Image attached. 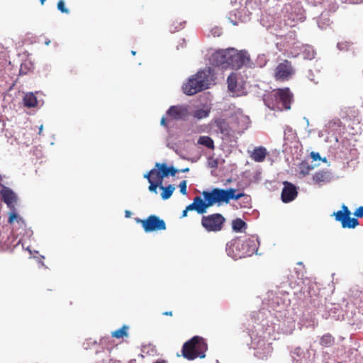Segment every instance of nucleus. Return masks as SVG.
<instances>
[{
    "instance_id": "nucleus-1",
    "label": "nucleus",
    "mask_w": 363,
    "mask_h": 363,
    "mask_svg": "<svg viewBox=\"0 0 363 363\" xmlns=\"http://www.w3.org/2000/svg\"><path fill=\"white\" fill-rule=\"evenodd\" d=\"M203 199L197 196L194 198L193 202L189 205V208L196 211L199 214H204L207 209L218 203H228L231 199L238 200L245 196L244 193L236 194V189L230 188L228 189H213L211 191H203L202 192Z\"/></svg>"
},
{
    "instance_id": "nucleus-2",
    "label": "nucleus",
    "mask_w": 363,
    "mask_h": 363,
    "mask_svg": "<svg viewBox=\"0 0 363 363\" xmlns=\"http://www.w3.org/2000/svg\"><path fill=\"white\" fill-rule=\"evenodd\" d=\"M213 81V74L211 68L199 70L191 76L182 86V90L186 95H194L209 87Z\"/></svg>"
},
{
    "instance_id": "nucleus-3",
    "label": "nucleus",
    "mask_w": 363,
    "mask_h": 363,
    "mask_svg": "<svg viewBox=\"0 0 363 363\" xmlns=\"http://www.w3.org/2000/svg\"><path fill=\"white\" fill-rule=\"evenodd\" d=\"M258 246V238L252 235L245 239L238 238L233 240L229 250L233 252V258L237 259L251 256L257 251Z\"/></svg>"
},
{
    "instance_id": "nucleus-4",
    "label": "nucleus",
    "mask_w": 363,
    "mask_h": 363,
    "mask_svg": "<svg viewBox=\"0 0 363 363\" xmlns=\"http://www.w3.org/2000/svg\"><path fill=\"white\" fill-rule=\"evenodd\" d=\"M208 345L204 338L200 336H194L184 343L182 348V355L187 360H194L196 358H204Z\"/></svg>"
},
{
    "instance_id": "nucleus-5",
    "label": "nucleus",
    "mask_w": 363,
    "mask_h": 363,
    "mask_svg": "<svg viewBox=\"0 0 363 363\" xmlns=\"http://www.w3.org/2000/svg\"><path fill=\"white\" fill-rule=\"evenodd\" d=\"M225 217L219 213H215L201 218V225L207 232H219L223 228Z\"/></svg>"
},
{
    "instance_id": "nucleus-6",
    "label": "nucleus",
    "mask_w": 363,
    "mask_h": 363,
    "mask_svg": "<svg viewBox=\"0 0 363 363\" xmlns=\"http://www.w3.org/2000/svg\"><path fill=\"white\" fill-rule=\"evenodd\" d=\"M8 223L11 225L12 232L16 237H24L28 233V229L24 219L17 211L9 213Z\"/></svg>"
},
{
    "instance_id": "nucleus-7",
    "label": "nucleus",
    "mask_w": 363,
    "mask_h": 363,
    "mask_svg": "<svg viewBox=\"0 0 363 363\" xmlns=\"http://www.w3.org/2000/svg\"><path fill=\"white\" fill-rule=\"evenodd\" d=\"M136 223H140L145 232L149 233L157 230H164L166 224L164 220L160 219L157 216L150 215L146 219L136 218Z\"/></svg>"
},
{
    "instance_id": "nucleus-8",
    "label": "nucleus",
    "mask_w": 363,
    "mask_h": 363,
    "mask_svg": "<svg viewBox=\"0 0 363 363\" xmlns=\"http://www.w3.org/2000/svg\"><path fill=\"white\" fill-rule=\"evenodd\" d=\"M333 216L337 221L340 222L343 228H354L359 225L357 218L350 217L351 212L345 204L342 206V210L335 212Z\"/></svg>"
},
{
    "instance_id": "nucleus-9",
    "label": "nucleus",
    "mask_w": 363,
    "mask_h": 363,
    "mask_svg": "<svg viewBox=\"0 0 363 363\" xmlns=\"http://www.w3.org/2000/svg\"><path fill=\"white\" fill-rule=\"evenodd\" d=\"M228 68L238 69L250 61V57L247 52H238L234 48L230 49Z\"/></svg>"
},
{
    "instance_id": "nucleus-10",
    "label": "nucleus",
    "mask_w": 363,
    "mask_h": 363,
    "mask_svg": "<svg viewBox=\"0 0 363 363\" xmlns=\"http://www.w3.org/2000/svg\"><path fill=\"white\" fill-rule=\"evenodd\" d=\"M294 74V69L291 62L285 60L283 62L279 64L274 72V78L278 81H286Z\"/></svg>"
},
{
    "instance_id": "nucleus-11",
    "label": "nucleus",
    "mask_w": 363,
    "mask_h": 363,
    "mask_svg": "<svg viewBox=\"0 0 363 363\" xmlns=\"http://www.w3.org/2000/svg\"><path fill=\"white\" fill-rule=\"evenodd\" d=\"M0 197L1 200L10 209V212L17 211L16 206L17 205L18 198L14 191L9 187L3 186L0 190Z\"/></svg>"
},
{
    "instance_id": "nucleus-12",
    "label": "nucleus",
    "mask_w": 363,
    "mask_h": 363,
    "mask_svg": "<svg viewBox=\"0 0 363 363\" xmlns=\"http://www.w3.org/2000/svg\"><path fill=\"white\" fill-rule=\"evenodd\" d=\"M229 55L230 49L218 50L211 55V62L213 65L221 66L222 68L227 69Z\"/></svg>"
},
{
    "instance_id": "nucleus-13",
    "label": "nucleus",
    "mask_w": 363,
    "mask_h": 363,
    "mask_svg": "<svg viewBox=\"0 0 363 363\" xmlns=\"http://www.w3.org/2000/svg\"><path fill=\"white\" fill-rule=\"evenodd\" d=\"M276 100L277 103L281 104L285 109H290L291 103L293 100V94L289 88L279 89L276 91Z\"/></svg>"
},
{
    "instance_id": "nucleus-14",
    "label": "nucleus",
    "mask_w": 363,
    "mask_h": 363,
    "mask_svg": "<svg viewBox=\"0 0 363 363\" xmlns=\"http://www.w3.org/2000/svg\"><path fill=\"white\" fill-rule=\"evenodd\" d=\"M283 184L284 188L281 195L282 201L289 203L294 201L298 195L296 186L289 182H284Z\"/></svg>"
},
{
    "instance_id": "nucleus-15",
    "label": "nucleus",
    "mask_w": 363,
    "mask_h": 363,
    "mask_svg": "<svg viewBox=\"0 0 363 363\" xmlns=\"http://www.w3.org/2000/svg\"><path fill=\"white\" fill-rule=\"evenodd\" d=\"M188 108L186 106H172L167 111V114L173 120H182L188 116Z\"/></svg>"
},
{
    "instance_id": "nucleus-16",
    "label": "nucleus",
    "mask_w": 363,
    "mask_h": 363,
    "mask_svg": "<svg viewBox=\"0 0 363 363\" xmlns=\"http://www.w3.org/2000/svg\"><path fill=\"white\" fill-rule=\"evenodd\" d=\"M214 124L218 130L224 136L230 137L232 135V130L228 123L223 118H217L214 121Z\"/></svg>"
},
{
    "instance_id": "nucleus-17",
    "label": "nucleus",
    "mask_w": 363,
    "mask_h": 363,
    "mask_svg": "<svg viewBox=\"0 0 363 363\" xmlns=\"http://www.w3.org/2000/svg\"><path fill=\"white\" fill-rule=\"evenodd\" d=\"M267 155L268 152L267 151V149L261 146L255 147L253 150V151L250 154V157L255 162H262L265 160Z\"/></svg>"
},
{
    "instance_id": "nucleus-18",
    "label": "nucleus",
    "mask_w": 363,
    "mask_h": 363,
    "mask_svg": "<svg viewBox=\"0 0 363 363\" xmlns=\"http://www.w3.org/2000/svg\"><path fill=\"white\" fill-rule=\"evenodd\" d=\"M228 88L229 91L236 96L240 95V89L238 86L237 74L235 73L230 74L227 79Z\"/></svg>"
},
{
    "instance_id": "nucleus-19",
    "label": "nucleus",
    "mask_w": 363,
    "mask_h": 363,
    "mask_svg": "<svg viewBox=\"0 0 363 363\" xmlns=\"http://www.w3.org/2000/svg\"><path fill=\"white\" fill-rule=\"evenodd\" d=\"M161 172H162L161 170H160V169L155 167L151 169L147 173H146L144 175V178H146L147 180H154V182L162 184V180L164 177H160Z\"/></svg>"
},
{
    "instance_id": "nucleus-20",
    "label": "nucleus",
    "mask_w": 363,
    "mask_h": 363,
    "mask_svg": "<svg viewBox=\"0 0 363 363\" xmlns=\"http://www.w3.org/2000/svg\"><path fill=\"white\" fill-rule=\"evenodd\" d=\"M197 143L205 146L211 150L215 149V145L213 140L209 136H200L198 139Z\"/></svg>"
},
{
    "instance_id": "nucleus-21",
    "label": "nucleus",
    "mask_w": 363,
    "mask_h": 363,
    "mask_svg": "<svg viewBox=\"0 0 363 363\" xmlns=\"http://www.w3.org/2000/svg\"><path fill=\"white\" fill-rule=\"evenodd\" d=\"M232 228L235 232H242L247 228V224L241 218H236L232 222Z\"/></svg>"
},
{
    "instance_id": "nucleus-22",
    "label": "nucleus",
    "mask_w": 363,
    "mask_h": 363,
    "mask_svg": "<svg viewBox=\"0 0 363 363\" xmlns=\"http://www.w3.org/2000/svg\"><path fill=\"white\" fill-rule=\"evenodd\" d=\"M24 105L27 107H35L36 106L38 101L35 96L33 93H28L26 94L23 98Z\"/></svg>"
},
{
    "instance_id": "nucleus-23",
    "label": "nucleus",
    "mask_w": 363,
    "mask_h": 363,
    "mask_svg": "<svg viewBox=\"0 0 363 363\" xmlns=\"http://www.w3.org/2000/svg\"><path fill=\"white\" fill-rule=\"evenodd\" d=\"M160 189L162 190L161 197L164 200L169 199L175 189L172 184H169L167 186H163L162 184H161Z\"/></svg>"
},
{
    "instance_id": "nucleus-24",
    "label": "nucleus",
    "mask_w": 363,
    "mask_h": 363,
    "mask_svg": "<svg viewBox=\"0 0 363 363\" xmlns=\"http://www.w3.org/2000/svg\"><path fill=\"white\" fill-rule=\"evenodd\" d=\"M335 343V338L329 333L322 336L320 340V344L325 347H331Z\"/></svg>"
},
{
    "instance_id": "nucleus-25",
    "label": "nucleus",
    "mask_w": 363,
    "mask_h": 363,
    "mask_svg": "<svg viewBox=\"0 0 363 363\" xmlns=\"http://www.w3.org/2000/svg\"><path fill=\"white\" fill-rule=\"evenodd\" d=\"M128 326L123 325L122 328L113 331L111 333V335L113 337L120 339L123 337H127L128 335Z\"/></svg>"
},
{
    "instance_id": "nucleus-26",
    "label": "nucleus",
    "mask_w": 363,
    "mask_h": 363,
    "mask_svg": "<svg viewBox=\"0 0 363 363\" xmlns=\"http://www.w3.org/2000/svg\"><path fill=\"white\" fill-rule=\"evenodd\" d=\"M328 179V174L326 172L320 171L318 172H316L313 176V180L315 183H320L321 182H324Z\"/></svg>"
},
{
    "instance_id": "nucleus-27",
    "label": "nucleus",
    "mask_w": 363,
    "mask_h": 363,
    "mask_svg": "<svg viewBox=\"0 0 363 363\" xmlns=\"http://www.w3.org/2000/svg\"><path fill=\"white\" fill-rule=\"evenodd\" d=\"M155 167L161 170L160 177H166L169 175V167H167L166 164L157 162L155 164Z\"/></svg>"
},
{
    "instance_id": "nucleus-28",
    "label": "nucleus",
    "mask_w": 363,
    "mask_h": 363,
    "mask_svg": "<svg viewBox=\"0 0 363 363\" xmlns=\"http://www.w3.org/2000/svg\"><path fill=\"white\" fill-rule=\"evenodd\" d=\"M209 112H210L209 111H206V110H203V109H199V110H196L194 112L193 116L196 118L202 119V118H206L208 116Z\"/></svg>"
},
{
    "instance_id": "nucleus-29",
    "label": "nucleus",
    "mask_w": 363,
    "mask_h": 363,
    "mask_svg": "<svg viewBox=\"0 0 363 363\" xmlns=\"http://www.w3.org/2000/svg\"><path fill=\"white\" fill-rule=\"evenodd\" d=\"M148 182L150 183V186L148 188L149 191L157 194V187L160 188L162 184L160 182H154V180H148Z\"/></svg>"
},
{
    "instance_id": "nucleus-30",
    "label": "nucleus",
    "mask_w": 363,
    "mask_h": 363,
    "mask_svg": "<svg viewBox=\"0 0 363 363\" xmlns=\"http://www.w3.org/2000/svg\"><path fill=\"white\" fill-rule=\"evenodd\" d=\"M96 341L93 340L92 339H87L83 343V347L85 350H89L96 345Z\"/></svg>"
},
{
    "instance_id": "nucleus-31",
    "label": "nucleus",
    "mask_w": 363,
    "mask_h": 363,
    "mask_svg": "<svg viewBox=\"0 0 363 363\" xmlns=\"http://www.w3.org/2000/svg\"><path fill=\"white\" fill-rule=\"evenodd\" d=\"M57 9L62 12L65 13H69V10L65 7V2L63 0H60L57 3Z\"/></svg>"
},
{
    "instance_id": "nucleus-32",
    "label": "nucleus",
    "mask_w": 363,
    "mask_h": 363,
    "mask_svg": "<svg viewBox=\"0 0 363 363\" xmlns=\"http://www.w3.org/2000/svg\"><path fill=\"white\" fill-rule=\"evenodd\" d=\"M186 185H187V182L186 180H183L179 184L180 192L183 195H186L187 194V192H186Z\"/></svg>"
},
{
    "instance_id": "nucleus-33",
    "label": "nucleus",
    "mask_w": 363,
    "mask_h": 363,
    "mask_svg": "<svg viewBox=\"0 0 363 363\" xmlns=\"http://www.w3.org/2000/svg\"><path fill=\"white\" fill-rule=\"evenodd\" d=\"M354 215L357 218H362L363 217V206H360L358 208H357L354 213Z\"/></svg>"
},
{
    "instance_id": "nucleus-34",
    "label": "nucleus",
    "mask_w": 363,
    "mask_h": 363,
    "mask_svg": "<svg viewBox=\"0 0 363 363\" xmlns=\"http://www.w3.org/2000/svg\"><path fill=\"white\" fill-rule=\"evenodd\" d=\"M311 157L313 158V160L314 161H316L318 160H320V154L318 152H312L311 153Z\"/></svg>"
},
{
    "instance_id": "nucleus-35",
    "label": "nucleus",
    "mask_w": 363,
    "mask_h": 363,
    "mask_svg": "<svg viewBox=\"0 0 363 363\" xmlns=\"http://www.w3.org/2000/svg\"><path fill=\"white\" fill-rule=\"evenodd\" d=\"M177 172H179L178 169H175L173 166L169 167V174L174 176Z\"/></svg>"
},
{
    "instance_id": "nucleus-36",
    "label": "nucleus",
    "mask_w": 363,
    "mask_h": 363,
    "mask_svg": "<svg viewBox=\"0 0 363 363\" xmlns=\"http://www.w3.org/2000/svg\"><path fill=\"white\" fill-rule=\"evenodd\" d=\"M188 208H189V206H187L186 207V208L183 211L182 218L187 216L188 211H191V209H188Z\"/></svg>"
},
{
    "instance_id": "nucleus-37",
    "label": "nucleus",
    "mask_w": 363,
    "mask_h": 363,
    "mask_svg": "<svg viewBox=\"0 0 363 363\" xmlns=\"http://www.w3.org/2000/svg\"><path fill=\"white\" fill-rule=\"evenodd\" d=\"M160 124L163 126H165L167 127V121H166V118L164 117H162L161 118V121H160Z\"/></svg>"
},
{
    "instance_id": "nucleus-38",
    "label": "nucleus",
    "mask_w": 363,
    "mask_h": 363,
    "mask_svg": "<svg viewBox=\"0 0 363 363\" xmlns=\"http://www.w3.org/2000/svg\"><path fill=\"white\" fill-rule=\"evenodd\" d=\"M5 235L3 234V233L0 230V242H4L5 240Z\"/></svg>"
},
{
    "instance_id": "nucleus-39",
    "label": "nucleus",
    "mask_w": 363,
    "mask_h": 363,
    "mask_svg": "<svg viewBox=\"0 0 363 363\" xmlns=\"http://www.w3.org/2000/svg\"><path fill=\"white\" fill-rule=\"evenodd\" d=\"M182 23H179L178 26H176V27L174 28V30H173V29L170 28V30H171L172 32H174V31H177V30H178L181 29V28H182Z\"/></svg>"
},
{
    "instance_id": "nucleus-40",
    "label": "nucleus",
    "mask_w": 363,
    "mask_h": 363,
    "mask_svg": "<svg viewBox=\"0 0 363 363\" xmlns=\"http://www.w3.org/2000/svg\"><path fill=\"white\" fill-rule=\"evenodd\" d=\"M154 363H168V362L165 359H157L155 362Z\"/></svg>"
},
{
    "instance_id": "nucleus-41",
    "label": "nucleus",
    "mask_w": 363,
    "mask_h": 363,
    "mask_svg": "<svg viewBox=\"0 0 363 363\" xmlns=\"http://www.w3.org/2000/svg\"><path fill=\"white\" fill-rule=\"evenodd\" d=\"M163 315H169V316H172V311H166V312H164V313H163Z\"/></svg>"
},
{
    "instance_id": "nucleus-42",
    "label": "nucleus",
    "mask_w": 363,
    "mask_h": 363,
    "mask_svg": "<svg viewBox=\"0 0 363 363\" xmlns=\"http://www.w3.org/2000/svg\"><path fill=\"white\" fill-rule=\"evenodd\" d=\"M125 217L129 218L131 215V212L127 210L125 211Z\"/></svg>"
},
{
    "instance_id": "nucleus-43",
    "label": "nucleus",
    "mask_w": 363,
    "mask_h": 363,
    "mask_svg": "<svg viewBox=\"0 0 363 363\" xmlns=\"http://www.w3.org/2000/svg\"><path fill=\"white\" fill-rule=\"evenodd\" d=\"M4 124L2 121L0 119V131L3 130Z\"/></svg>"
},
{
    "instance_id": "nucleus-44",
    "label": "nucleus",
    "mask_w": 363,
    "mask_h": 363,
    "mask_svg": "<svg viewBox=\"0 0 363 363\" xmlns=\"http://www.w3.org/2000/svg\"><path fill=\"white\" fill-rule=\"evenodd\" d=\"M189 171V168L186 167L185 169H181V170H179V172H187Z\"/></svg>"
},
{
    "instance_id": "nucleus-45",
    "label": "nucleus",
    "mask_w": 363,
    "mask_h": 363,
    "mask_svg": "<svg viewBox=\"0 0 363 363\" xmlns=\"http://www.w3.org/2000/svg\"><path fill=\"white\" fill-rule=\"evenodd\" d=\"M43 128V125H41L40 126V128H39V133H39V135H40V134L42 133Z\"/></svg>"
},
{
    "instance_id": "nucleus-46",
    "label": "nucleus",
    "mask_w": 363,
    "mask_h": 363,
    "mask_svg": "<svg viewBox=\"0 0 363 363\" xmlns=\"http://www.w3.org/2000/svg\"><path fill=\"white\" fill-rule=\"evenodd\" d=\"M50 43V40H46L45 42V44L46 45H48Z\"/></svg>"
},
{
    "instance_id": "nucleus-47",
    "label": "nucleus",
    "mask_w": 363,
    "mask_h": 363,
    "mask_svg": "<svg viewBox=\"0 0 363 363\" xmlns=\"http://www.w3.org/2000/svg\"><path fill=\"white\" fill-rule=\"evenodd\" d=\"M40 1L41 4H43L45 0H40Z\"/></svg>"
},
{
    "instance_id": "nucleus-48",
    "label": "nucleus",
    "mask_w": 363,
    "mask_h": 363,
    "mask_svg": "<svg viewBox=\"0 0 363 363\" xmlns=\"http://www.w3.org/2000/svg\"><path fill=\"white\" fill-rule=\"evenodd\" d=\"M135 53H136V52H135V51H132V54H133V55H135Z\"/></svg>"
},
{
    "instance_id": "nucleus-49",
    "label": "nucleus",
    "mask_w": 363,
    "mask_h": 363,
    "mask_svg": "<svg viewBox=\"0 0 363 363\" xmlns=\"http://www.w3.org/2000/svg\"><path fill=\"white\" fill-rule=\"evenodd\" d=\"M110 363H116V362H111H111H110Z\"/></svg>"
}]
</instances>
